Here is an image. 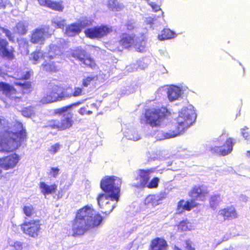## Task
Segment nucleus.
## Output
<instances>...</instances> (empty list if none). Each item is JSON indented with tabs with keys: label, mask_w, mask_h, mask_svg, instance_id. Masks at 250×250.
Instances as JSON below:
<instances>
[{
	"label": "nucleus",
	"mask_w": 250,
	"mask_h": 250,
	"mask_svg": "<svg viewBox=\"0 0 250 250\" xmlns=\"http://www.w3.org/2000/svg\"><path fill=\"white\" fill-rule=\"evenodd\" d=\"M220 200V194H214L209 197L208 202L209 206L213 209L216 208Z\"/></svg>",
	"instance_id": "32"
},
{
	"label": "nucleus",
	"mask_w": 250,
	"mask_h": 250,
	"mask_svg": "<svg viewBox=\"0 0 250 250\" xmlns=\"http://www.w3.org/2000/svg\"><path fill=\"white\" fill-rule=\"evenodd\" d=\"M246 155L247 158L250 159V150L247 151L246 153Z\"/></svg>",
	"instance_id": "56"
},
{
	"label": "nucleus",
	"mask_w": 250,
	"mask_h": 250,
	"mask_svg": "<svg viewBox=\"0 0 250 250\" xmlns=\"http://www.w3.org/2000/svg\"><path fill=\"white\" fill-rule=\"evenodd\" d=\"M23 232L32 237H36L39 235L40 230V223L39 220H31L25 222L21 226Z\"/></svg>",
	"instance_id": "12"
},
{
	"label": "nucleus",
	"mask_w": 250,
	"mask_h": 250,
	"mask_svg": "<svg viewBox=\"0 0 250 250\" xmlns=\"http://www.w3.org/2000/svg\"><path fill=\"white\" fill-rule=\"evenodd\" d=\"M82 103V102H78L71 105L65 106L59 109L60 113H63L61 121H59L60 130H65L72 125L73 123V115L69 111L67 112V110L70 109L73 105H78Z\"/></svg>",
	"instance_id": "8"
},
{
	"label": "nucleus",
	"mask_w": 250,
	"mask_h": 250,
	"mask_svg": "<svg viewBox=\"0 0 250 250\" xmlns=\"http://www.w3.org/2000/svg\"><path fill=\"white\" fill-rule=\"evenodd\" d=\"M218 215L225 221L237 218L238 216L236 208L232 205L220 209Z\"/></svg>",
	"instance_id": "16"
},
{
	"label": "nucleus",
	"mask_w": 250,
	"mask_h": 250,
	"mask_svg": "<svg viewBox=\"0 0 250 250\" xmlns=\"http://www.w3.org/2000/svg\"><path fill=\"white\" fill-rule=\"evenodd\" d=\"M62 54V50L60 46L55 44L50 45L47 55L44 56L45 63L42 64L43 69L47 71H56L57 69V66L55 61H51V60L57 59V57L60 56Z\"/></svg>",
	"instance_id": "6"
},
{
	"label": "nucleus",
	"mask_w": 250,
	"mask_h": 250,
	"mask_svg": "<svg viewBox=\"0 0 250 250\" xmlns=\"http://www.w3.org/2000/svg\"><path fill=\"white\" fill-rule=\"evenodd\" d=\"M108 7L113 11H118L123 8L117 0H109L108 3Z\"/></svg>",
	"instance_id": "35"
},
{
	"label": "nucleus",
	"mask_w": 250,
	"mask_h": 250,
	"mask_svg": "<svg viewBox=\"0 0 250 250\" xmlns=\"http://www.w3.org/2000/svg\"><path fill=\"white\" fill-rule=\"evenodd\" d=\"M45 55H47V53H45L44 55H43L42 53L40 51L34 52L32 54L33 63H38L40 60L42 59V58H44Z\"/></svg>",
	"instance_id": "37"
},
{
	"label": "nucleus",
	"mask_w": 250,
	"mask_h": 250,
	"mask_svg": "<svg viewBox=\"0 0 250 250\" xmlns=\"http://www.w3.org/2000/svg\"><path fill=\"white\" fill-rule=\"evenodd\" d=\"M0 90L2 91L6 96L11 98H14L11 96L16 93V90L13 86L3 82H0Z\"/></svg>",
	"instance_id": "23"
},
{
	"label": "nucleus",
	"mask_w": 250,
	"mask_h": 250,
	"mask_svg": "<svg viewBox=\"0 0 250 250\" xmlns=\"http://www.w3.org/2000/svg\"><path fill=\"white\" fill-rule=\"evenodd\" d=\"M118 200H113L110 201V200L104 207H102V212L105 214H109L115 207V205Z\"/></svg>",
	"instance_id": "31"
},
{
	"label": "nucleus",
	"mask_w": 250,
	"mask_h": 250,
	"mask_svg": "<svg viewBox=\"0 0 250 250\" xmlns=\"http://www.w3.org/2000/svg\"><path fill=\"white\" fill-rule=\"evenodd\" d=\"M19 161L18 156L15 154L0 159V167L5 169L13 168Z\"/></svg>",
	"instance_id": "18"
},
{
	"label": "nucleus",
	"mask_w": 250,
	"mask_h": 250,
	"mask_svg": "<svg viewBox=\"0 0 250 250\" xmlns=\"http://www.w3.org/2000/svg\"><path fill=\"white\" fill-rule=\"evenodd\" d=\"M189 224V222L187 219L181 221L177 225L178 230H180L181 231L189 230L188 228Z\"/></svg>",
	"instance_id": "38"
},
{
	"label": "nucleus",
	"mask_w": 250,
	"mask_h": 250,
	"mask_svg": "<svg viewBox=\"0 0 250 250\" xmlns=\"http://www.w3.org/2000/svg\"><path fill=\"white\" fill-rule=\"evenodd\" d=\"M174 32L168 28L164 29L161 33L158 36L159 40L164 41L170 39L174 37Z\"/></svg>",
	"instance_id": "28"
},
{
	"label": "nucleus",
	"mask_w": 250,
	"mask_h": 250,
	"mask_svg": "<svg viewBox=\"0 0 250 250\" xmlns=\"http://www.w3.org/2000/svg\"><path fill=\"white\" fill-rule=\"evenodd\" d=\"M81 26L77 22L68 25L66 27L65 33L68 36H74L81 32Z\"/></svg>",
	"instance_id": "22"
},
{
	"label": "nucleus",
	"mask_w": 250,
	"mask_h": 250,
	"mask_svg": "<svg viewBox=\"0 0 250 250\" xmlns=\"http://www.w3.org/2000/svg\"><path fill=\"white\" fill-rule=\"evenodd\" d=\"M196 118V115L193 109L183 108L179 112L178 116L176 119V123L167 125L166 131L163 134V136L165 138L168 139L182 134L193 124Z\"/></svg>",
	"instance_id": "2"
},
{
	"label": "nucleus",
	"mask_w": 250,
	"mask_h": 250,
	"mask_svg": "<svg viewBox=\"0 0 250 250\" xmlns=\"http://www.w3.org/2000/svg\"><path fill=\"white\" fill-rule=\"evenodd\" d=\"M79 113L81 114V115H84L86 111V109L85 108H81L79 110Z\"/></svg>",
	"instance_id": "55"
},
{
	"label": "nucleus",
	"mask_w": 250,
	"mask_h": 250,
	"mask_svg": "<svg viewBox=\"0 0 250 250\" xmlns=\"http://www.w3.org/2000/svg\"><path fill=\"white\" fill-rule=\"evenodd\" d=\"M46 126L60 130L59 121L53 120L49 121L47 123Z\"/></svg>",
	"instance_id": "43"
},
{
	"label": "nucleus",
	"mask_w": 250,
	"mask_h": 250,
	"mask_svg": "<svg viewBox=\"0 0 250 250\" xmlns=\"http://www.w3.org/2000/svg\"><path fill=\"white\" fill-rule=\"evenodd\" d=\"M208 194L209 190L204 185H194L188 193V196L196 202H204L206 200Z\"/></svg>",
	"instance_id": "9"
},
{
	"label": "nucleus",
	"mask_w": 250,
	"mask_h": 250,
	"mask_svg": "<svg viewBox=\"0 0 250 250\" xmlns=\"http://www.w3.org/2000/svg\"><path fill=\"white\" fill-rule=\"evenodd\" d=\"M87 54V53L84 50L79 48L73 50L71 53V55L73 57L79 60L80 62H81L83 59H84V57H86Z\"/></svg>",
	"instance_id": "30"
},
{
	"label": "nucleus",
	"mask_w": 250,
	"mask_h": 250,
	"mask_svg": "<svg viewBox=\"0 0 250 250\" xmlns=\"http://www.w3.org/2000/svg\"><path fill=\"white\" fill-rule=\"evenodd\" d=\"M173 250H182L181 249H180V248H179L178 246H174L173 247Z\"/></svg>",
	"instance_id": "57"
},
{
	"label": "nucleus",
	"mask_w": 250,
	"mask_h": 250,
	"mask_svg": "<svg viewBox=\"0 0 250 250\" xmlns=\"http://www.w3.org/2000/svg\"><path fill=\"white\" fill-rule=\"evenodd\" d=\"M24 214L28 217H31L34 214V209L32 206H26L23 208Z\"/></svg>",
	"instance_id": "41"
},
{
	"label": "nucleus",
	"mask_w": 250,
	"mask_h": 250,
	"mask_svg": "<svg viewBox=\"0 0 250 250\" xmlns=\"http://www.w3.org/2000/svg\"><path fill=\"white\" fill-rule=\"evenodd\" d=\"M41 5L45 6L48 7V3L50 0H38Z\"/></svg>",
	"instance_id": "52"
},
{
	"label": "nucleus",
	"mask_w": 250,
	"mask_h": 250,
	"mask_svg": "<svg viewBox=\"0 0 250 250\" xmlns=\"http://www.w3.org/2000/svg\"><path fill=\"white\" fill-rule=\"evenodd\" d=\"M199 205L194 200L191 198L190 200L185 201L181 199L178 201L176 208L178 214H181L185 211H190L192 208L197 207Z\"/></svg>",
	"instance_id": "15"
},
{
	"label": "nucleus",
	"mask_w": 250,
	"mask_h": 250,
	"mask_svg": "<svg viewBox=\"0 0 250 250\" xmlns=\"http://www.w3.org/2000/svg\"><path fill=\"white\" fill-rule=\"evenodd\" d=\"M121 184V179L115 176L105 177L101 180L100 187L104 193L100 194L97 198L101 209L107 205L110 199V201L119 200Z\"/></svg>",
	"instance_id": "4"
},
{
	"label": "nucleus",
	"mask_w": 250,
	"mask_h": 250,
	"mask_svg": "<svg viewBox=\"0 0 250 250\" xmlns=\"http://www.w3.org/2000/svg\"><path fill=\"white\" fill-rule=\"evenodd\" d=\"M6 4V1H4L3 0H0V8H5Z\"/></svg>",
	"instance_id": "54"
},
{
	"label": "nucleus",
	"mask_w": 250,
	"mask_h": 250,
	"mask_svg": "<svg viewBox=\"0 0 250 250\" xmlns=\"http://www.w3.org/2000/svg\"><path fill=\"white\" fill-rule=\"evenodd\" d=\"M92 20L88 19L87 17H82L77 22L79 23V26H81V29L85 27L86 26H89L92 23Z\"/></svg>",
	"instance_id": "36"
},
{
	"label": "nucleus",
	"mask_w": 250,
	"mask_h": 250,
	"mask_svg": "<svg viewBox=\"0 0 250 250\" xmlns=\"http://www.w3.org/2000/svg\"><path fill=\"white\" fill-rule=\"evenodd\" d=\"M8 42L4 39H0V55L8 59L12 58L13 54L6 48Z\"/></svg>",
	"instance_id": "24"
},
{
	"label": "nucleus",
	"mask_w": 250,
	"mask_h": 250,
	"mask_svg": "<svg viewBox=\"0 0 250 250\" xmlns=\"http://www.w3.org/2000/svg\"><path fill=\"white\" fill-rule=\"evenodd\" d=\"M47 34V30L45 28H38L34 30L31 34L30 42L33 43H43Z\"/></svg>",
	"instance_id": "14"
},
{
	"label": "nucleus",
	"mask_w": 250,
	"mask_h": 250,
	"mask_svg": "<svg viewBox=\"0 0 250 250\" xmlns=\"http://www.w3.org/2000/svg\"><path fill=\"white\" fill-rule=\"evenodd\" d=\"M60 169L58 167H51L49 174L54 178H56L59 174Z\"/></svg>",
	"instance_id": "49"
},
{
	"label": "nucleus",
	"mask_w": 250,
	"mask_h": 250,
	"mask_svg": "<svg viewBox=\"0 0 250 250\" xmlns=\"http://www.w3.org/2000/svg\"><path fill=\"white\" fill-rule=\"evenodd\" d=\"M185 250H195L193 246L192 242L189 239H186L185 241Z\"/></svg>",
	"instance_id": "48"
},
{
	"label": "nucleus",
	"mask_w": 250,
	"mask_h": 250,
	"mask_svg": "<svg viewBox=\"0 0 250 250\" xmlns=\"http://www.w3.org/2000/svg\"><path fill=\"white\" fill-rule=\"evenodd\" d=\"M110 29L105 26L89 28L85 31V35L90 38H101L106 35Z\"/></svg>",
	"instance_id": "13"
},
{
	"label": "nucleus",
	"mask_w": 250,
	"mask_h": 250,
	"mask_svg": "<svg viewBox=\"0 0 250 250\" xmlns=\"http://www.w3.org/2000/svg\"><path fill=\"white\" fill-rule=\"evenodd\" d=\"M51 23L54 27L62 29L66 25V20L59 16L53 17L51 20Z\"/></svg>",
	"instance_id": "26"
},
{
	"label": "nucleus",
	"mask_w": 250,
	"mask_h": 250,
	"mask_svg": "<svg viewBox=\"0 0 250 250\" xmlns=\"http://www.w3.org/2000/svg\"><path fill=\"white\" fill-rule=\"evenodd\" d=\"M31 73L30 71H26L25 73L18 78V80L14 82V84L21 87L24 93H28L31 88V83L29 82H25L24 80L29 79Z\"/></svg>",
	"instance_id": "19"
},
{
	"label": "nucleus",
	"mask_w": 250,
	"mask_h": 250,
	"mask_svg": "<svg viewBox=\"0 0 250 250\" xmlns=\"http://www.w3.org/2000/svg\"><path fill=\"white\" fill-rule=\"evenodd\" d=\"M146 42V39L144 36L141 38L138 37L134 47L138 52H143L145 50Z\"/></svg>",
	"instance_id": "29"
},
{
	"label": "nucleus",
	"mask_w": 250,
	"mask_h": 250,
	"mask_svg": "<svg viewBox=\"0 0 250 250\" xmlns=\"http://www.w3.org/2000/svg\"><path fill=\"white\" fill-rule=\"evenodd\" d=\"M48 3V7L58 11L62 12L64 9V6L62 2L53 1L50 0Z\"/></svg>",
	"instance_id": "33"
},
{
	"label": "nucleus",
	"mask_w": 250,
	"mask_h": 250,
	"mask_svg": "<svg viewBox=\"0 0 250 250\" xmlns=\"http://www.w3.org/2000/svg\"><path fill=\"white\" fill-rule=\"evenodd\" d=\"M60 92H61V86L51 84L41 102L42 104H47L60 101Z\"/></svg>",
	"instance_id": "11"
},
{
	"label": "nucleus",
	"mask_w": 250,
	"mask_h": 250,
	"mask_svg": "<svg viewBox=\"0 0 250 250\" xmlns=\"http://www.w3.org/2000/svg\"><path fill=\"white\" fill-rule=\"evenodd\" d=\"M14 126L15 132L5 128L0 132V150L3 152L13 151L21 146L25 137V130L21 123L17 122Z\"/></svg>",
	"instance_id": "3"
},
{
	"label": "nucleus",
	"mask_w": 250,
	"mask_h": 250,
	"mask_svg": "<svg viewBox=\"0 0 250 250\" xmlns=\"http://www.w3.org/2000/svg\"><path fill=\"white\" fill-rule=\"evenodd\" d=\"M126 26L127 30V33L132 34V33H131V31H133L135 30V26L133 22L128 21V22L126 24Z\"/></svg>",
	"instance_id": "50"
},
{
	"label": "nucleus",
	"mask_w": 250,
	"mask_h": 250,
	"mask_svg": "<svg viewBox=\"0 0 250 250\" xmlns=\"http://www.w3.org/2000/svg\"><path fill=\"white\" fill-rule=\"evenodd\" d=\"M2 32L5 34L6 37L8 38L10 41L14 42L15 41L14 37L12 35L11 31L7 29L4 28H1Z\"/></svg>",
	"instance_id": "46"
},
{
	"label": "nucleus",
	"mask_w": 250,
	"mask_h": 250,
	"mask_svg": "<svg viewBox=\"0 0 250 250\" xmlns=\"http://www.w3.org/2000/svg\"><path fill=\"white\" fill-rule=\"evenodd\" d=\"M241 134L246 140H249L250 139V132L249 131L248 127L247 126L241 129Z\"/></svg>",
	"instance_id": "47"
},
{
	"label": "nucleus",
	"mask_w": 250,
	"mask_h": 250,
	"mask_svg": "<svg viewBox=\"0 0 250 250\" xmlns=\"http://www.w3.org/2000/svg\"><path fill=\"white\" fill-rule=\"evenodd\" d=\"M61 145L59 143H56L52 145L49 148V151L53 154L58 152L61 147Z\"/></svg>",
	"instance_id": "45"
},
{
	"label": "nucleus",
	"mask_w": 250,
	"mask_h": 250,
	"mask_svg": "<svg viewBox=\"0 0 250 250\" xmlns=\"http://www.w3.org/2000/svg\"><path fill=\"white\" fill-rule=\"evenodd\" d=\"M168 248L167 243L164 238L157 237L150 241L148 250H167Z\"/></svg>",
	"instance_id": "17"
},
{
	"label": "nucleus",
	"mask_w": 250,
	"mask_h": 250,
	"mask_svg": "<svg viewBox=\"0 0 250 250\" xmlns=\"http://www.w3.org/2000/svg\"><path fill=\"white\" fill-rule=\"evenodd\" d=\"M14 246L16 249H17V250H20L21 246V244L20 242H17L15 243Z\"/></svg>",
	"instance_id": "53"
},
{
	"label": "nucleus",
	"mask_w": 250,
	"mask_h": 250,
	"mask_svg": "<svg viewBox=\"0 0 250 250\" xmlns=\"http://www.w3.org/2000/svg\"><path fill=\"white\" fill-rule=\"evenodd\" d=\"M153 168L139 169L137 170V176L136 180H138L141 187H146L149 189L156 188L158 187L160 179L157 177H153L149 181L151 174L154 172Z\"/></svg>",
	"instance_id": "5"
},
{
	"label": "nucleus",
	"mask_w": 250,
	"mask_h": 250,
	"mask_svg": "<svg viewBox=\"0 0 250 250\" xmlns=\"http://www.w3.org/2000/svg\"><path fill=\"white\" fill-rule=\"evenodd\" d=\"M3 121V120H1L0 118V127L2 125V122Z\"/></svg>",
	"instance_id": "59"
},
{
	"label": "nucleus",
	"mask_w": 250,
	"mask_h": 250,
	"mask_svg": "<svg viewBox=\"0 0 250 250\" xmlns=\"http://www.w3.org/2000/svg\"><path fill=\"white\" fill-rule=\"evenodd\" d=\"M81 62L89 66L92 68H95L96 66V63L95 61L90 57V56L87 54L86 57H84V59L81 61Z\"/></svg>",
	"instance_id": "39"
},
{
	"label": "nucleus",
	"mask_w": 250,
	"mask_h": 250,
	"mask_svg": "<svg viewBox=\"0 0 250 250\" xmlns=\"http://www.w3.org/2000/svg\"><path fill=\"white\" fill-rule=\"evenodd\" d=\"M134 33H126V48L134 47L138 39Z\"/></svg>",
	"instance_id": "27"
},
{
	"label": "nucleus",
	"mask_w": 250,
	"mask_h": 250,
	"mask_svg": "<svg viewBox=\"0 0 250 250\" xmlns=\"http://www.w3.org/2000/svg\"><path fill=\"white\" fill-rule=\"evenodd\" d=\"M167 94L168 100L172 102L177 100L181 96V90L178 86L174 85L168 88Z\"/></svg>",
	"instance_id": "20"
},
{
	"label": "nucleus",
	"mask_w": 250,
	"mask_h": 250,
	"mask_svg": "<svg viewBox=\"0 0 250 250\" xmlns=\"http://www.w3.org/2000/svg\"><path fill=\"white\" fill-rule=\"evenodd\" d=\"M224 250H229L228 249H225Z\"/></svg>",
	"instance_id": "61"
},
{
	"label": "nucleus",
	"mask_w": 250,
	"mask_h": 250,
	"mask_svg": "<svg viewBox=\"0 0 250 250\" xmlns=\"http://www.w3.org/2000/svg\"><path fill=\"white\" fill-rule=\"evenodd\" d=\"M166 116L165 112L162 111L160 108H148L145 112L146 123L151 127L160 126Z\"/></svg>",
	"instance_id": "7"
},
{
	"label": "nucleus",
	"mask_w": 250,
	"mask_h": 250,
	"mask_svg": "<svg viewBox=\"0 0 250 250\" xmlns=\"http://www.w3.org/2000/svg\"><path fill=\"white\" fill-rule=\"evenodd\" d=\"M98 80L97 75L90 74L87 76H84L83 79V85L84 87H87L91 82L95 81Z\"/></svg>",
	"instance_id": "34"
},
{
	"label": "nucleus",
	"mask_w": 250,
	"mask_h": 250,
	"mask_svg": "<svg viewBox=\"0 0 250 250\" xmlns=\"http://www.w3.org/2000/svg\"><path fill=\"white\" fill-rule=\"evenodd\" d=\"M72 90L70 89L62 90L61 88V92H60V101H62L72 97Z\"/></svg>",
	"instance_id": "40"
},
{
	"label": "nucleus",
	"mask_w": 250,
	"mask_h": 250,
	"mask_svg": "<svg viewBox=\"0 0 250 250\" xmlns=\"http://www.w3.org/2000/svg\"><path fill=\"white\" fill-rule=\"evenodd\" d=\"M40 187L41 189V192L45 196L47 194L54 193L57 188L56 185L49 186L44 182L40 183Z\"/></svg>",
	"instance_id": "25"
},
{
	"label": "nucleus",
	"mask_w": 250,
	"mask_h": 250,
	"mask_svg": "<svg viewBox=\"0 0 250 250\" xmlns=\"http://www.w3.org/2000/svg\"><path fill=\"white\" fill-rule=\"evenodd\" d=\"M147 3L148 4V5L150 6H151V7L152 8V9L155 12H157L161 10L160 5H159L158 4H157L154 2L149 1V2H147Z\"/></svg>",
	"instance_id": "51"
},
{
	"label": "nucleus",
	"mask_w": 250,
	"mask_h": 250,
	"mask_svg": "<svg viewBox=\"0 0 250 250\" xmlns=\"http://www.w3.org/2000/svg\"><path fill=\"white\" fill-rule=\"evenodd\" d=\"M121 42L123 44H124L125 42V40H124V38L121 40Z\"/></svg>",
	"instance_id": "58"
},
{
	"label": "nucleus",
	"mask_w": 250,
	"mask_h": 250,
	"mask_svg": "<svg viewBox=\"0 0 250 250\" xmlns=\"http://www.w3.org/2000/svg\"><path fill=\"white\" fill-rule=\"evenodd\" d=\"M21 113L24 116L29 117L34 114L33 107L32 106L25 107L22 110Z\"/></svg>",
	"instance_id": "42"
},
{
	"label": "nucleus",
	"mask_w": 250,
	"mask_h": 250,
	"mask_svg": "<svg viewBox=\"0 0 250 250\" xmlns=\"http://www.w3.org/2000/svg\"><path fill=\"white\" fill-rule=\"evenodd\" d=\"M87 114H88V115H90V114H92V111H88L87 112Z\"/></svg>",
	"instance_id": "60"
},
{
	"label": "nucleus",
	"mask_w": 250,
	"mask_h": 250,
	"mask_svg": "<svg viewBox=\"0 0 250 250\" xmlns=\"http://www.w3.org/2000/svg\"><path fill=\"white\" fill-rule=\"evenodd\" d=\"M72 97H78L83 95L84 94L83 88L79 87H75L72 90Z\"/></svg>",
	"instance_id": "44"
},
{
	"label": "nucleus",
	"mask_w": 250,
	"mask_h": 250,
	"mask_svg": "<svg viewBox=\"0 0 250 250\" xmlns=\"http://www.w3.org/2000/svg\"><path fill=\"white\" fill-rule=\"evenodd\" d=\"M28 23L25 21H20L13 28V33L19 35L26 34L28 31Z\"/></svg>",
	"instance_id": "21"
},
{
	"label": "nucleus",
	"mask_w": 250,
	"mask_h": 250,
	"mask_svg": "<svg viewBox=\"0 0 250 250\" xmlns=\"http://www.w3.org/2000/svg\"><path fill=\"white\" fill-rule=\"evenodd\" d=\"M104 217L90 206H86L80 209L73 221V235H83L87 231L100 227Z\"/></svg>",
	"instance_id": "1"
},
{
	"label": "nucleus",
	"mask_w": 250,
	"mask_h": 250,
	"mask_svg": "<svg viewBox=\"0 0 250 250\" xmlns=\"http://www.w3.org/2000/svg\"><path fill=\"white\" fill-rule=\"evenodd\" d=\"M234 142L231 138H228L225 143L220 146H214L209 148V151L212 155L225 156L232 151Z\"/></svg>",
	"instance_id": "10"
}]
</instances>
